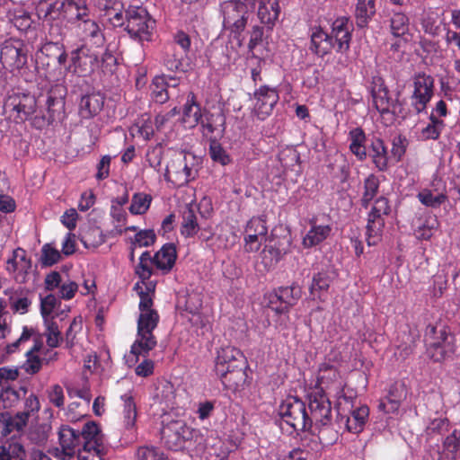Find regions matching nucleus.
<instances>
[{"mask_svg":"<svg viewBox=\"0 0 460 460\" xmlns=\"http://www.w3.org/2000/svg\"><path fill=\"white\" fill-rule=\"evenodd\" d=\"M379 190V180L374 174L368 175L364 181V192L361 198V206L367 208L370 202L376 196Z\"/></svg>","mask_w":460,"mask_h":460,"instance_id":"obj_47","label":"nucleus"},{"mask_svg":"<svg viewBox=\"0 0 460 460\" xmlns=\"http://www.w3.org/2000/svg\"><path fill=\"white\" fill-rule=\"evenodd\" d=\"M199 229L197 216L192 208L187 207L182 213L181 232L186 237L194 236Z\"/></svg>","mask_w":460,"mask_h":460,"instance_id":"obj_42","label":"nucleus"},{"mask_svg":"<svg viewBox=\"0 0 460 460\" xmlns=\"http://www.w3.org/2000/svg\"><path fill=\"white\" fill-rule=\"evenodd\" d=\"M407 388L404 383L395 382L391 385L388 390L386 400L389 404L387 412H394L397 411L402 401L406 399Z\"/></svg>","mask_w":460,"mask_h":460,"instance_id":"obj_38","label":"nucleus"},{"mask_svg":"<svg viewBox=\"0 0 460 460\" xmlns=\"http://www.w3.org/2000/svg\"><path fill=\"white\" fill-rule=\"evenodd\" d=\"M39 11L43 13L44 21L57 22L65 20V1H55L48 4L46 9L40 6Z\"/></svg>","mask_w":460,"mask_h":460,"instance_id":"obj_46","label":"nucleus"},{"mask_svg":"<svg viewBox=\"0 0 460 460\" xmlns=\"http://www.w3.org/2000/svg\"><path fill=\"white\" fill-rule=\"evenodd\" d=\"M176 297L177 307L190 314H196L202 306L201 294L197 289H179Z\"/></svg>","mask_w":460,"mask_h":460,"instance_id":"obj_31","label":"nucleus"},{"mask_svg":"<svg viewBox=\"0 0 460 460\" xmlns=\"http://www.w3.org/2000/svg\"><path fill=\"white\" fill-rule=\"evenodd\" d=\"M352 30L347 17L337 18L332 22L331 36L337 52L346 53L349 49Z\"/></svg>","mask_w":460,"mask_h":460,"instance_id":"obj_22","label":"nucleus"},{"mask_svg":"<svg viewBox=\"0 0 460 460\" xmlns=\"http://www.w3.org/2000/svg\"><path fill=\"white\" fill-rule=\"evenodd\" d=\"M426 351L434 362H443L456 351L454 337L445 325H429L425 334Z\"/></svg>","mask_w":460,"mask_h":460,"instance_id":"obj_4","label":"nucleus"},{"mask_svg":"<svg viewBox=\"0 0 460 460\" xmlns=\"http://www.w3.org/2000/svg\"><path fill=\"white\" fill-rule=\"evenodd\" d=\"M369 155L378 171L385 172L388 169V151L381 138L375 137L372 139Z\"/></svg>","mask_w":460,"mask_h":460,"instance_id":"obj_33","label":"nucleus"},{"mask_svg":"<svg viewBox=\"0 0 460 460\" xmlns=\"http://www.w3.org/2000/svg\"><path fill=\"white\" fill-rule=\"evenodd\" d=\"M245 358L243 353L234 346L221 347L217 351L214 371L217 376L224 375L232 367H236L237 364H243Z\"/></svg>","mask_w":460,"mask_h":460,"instance_id":"obj_20","label":"nucleus"},{"mask_svg":"<svg viewBox=\"0 0 460 460\" xmlns=\"http://www.w3.org/2000/svg\"><path fill=\"white\" fill-rule=\"evenodd\" d=\"M369 89L373 104L381 115L396 112L398 102H394L389 97L388 88L381 76L375 75L372 77Z\"/></svg>","mask_w":460,"mask_h":460,"instance_id":"obj_18","label":"nucleus"},{"mask_svg":"<svg viewBox=\"0 0 460 460\" xmlns=\"http://www.w3.org/2000/svg\"><path fill=\"white\" fill-rule=\"evenodd\" d=\"M247 4L244 0H228L220 4L223 27L236 39L241 37L248 23L250 13Z\"/></svg>","mask_w":460,"mask_h":460,"instance_id":"obj_5","label":"nucleus"},{"mask_svg":"<svg viewBox=\"0 0 460 460\" xmlns=\"http://www.w3.org/2000/svg\"><path fill=\"white\" fill-rule=\"evenodd\" d=\"M169 83L164 75L155 76L151 84L152 99L160 104L166 102L169 96Z\"/></svg>","mask_w":460,"mask_h":460,"instance_id":"obj_41","label":"nucleus"},{"mask_svg":"<svg viewBox=\"0 0 460 460\" xmlns=\"http://www.w3.org/2000/svg\"><path fill=\"white\" fill-rule=\"evenodd\" d=\"M248 4L254 6L258 2V18L269 29H272L280 13L279 0H244Z\"/></svg>","mask_w":460,"mask_h":460,"instance_id":"obj_25","label":"nucleus"},{"mask_svg":"<svg viewBox=\"0 0 460 460\" xmlns=\"http://www.w3.org/2000/svg\"><path fill=\"white\" fill-rule=\"evenodd\" d=\"M83 330V318L78 315L75 317L70 323L67 330L66 331L64 341L66 349H72L75 344V339L78 333Z\"/></svg>","mask_w":460,"mask_h":460,"instance_id":"obj_53","label":"nucleus"},{"mask_svg":"<svg viewBox=\"0 0 460 460\" xmlns=\"http://www.w3.org/2000/svg\"><path fill=\"white\" fill-rule=\"evenodd\" d=\"M24 457L25 450L20 443L0 446V460H24Z\"/></svg>","mask_w":460,"mask_h":460,"instance_id":"obj_50","label":"nucleus"},{"mask_svg":"<svg viewBox=\"0 0 460 460\" xmlns=\"http://www.w3.org/2000/svg\"><path fill=\"white\" fill-rule=\"evenodd\" d=\"M332 227L328 225L317 226L311 222V228L303 238L305 248H311L323 243L331 234Z\"/></svg>","mask_w":460,"mask_h":460,"instance_id":"obj_36","label":"nucleus"},{"mask_svg":"<svg viewBox=\"0 0 460 460\" xmlns=\"http://www.w3.org/2000/svg\"><path fill=\"white\" fill-rule=\"evenodd\" d=\"M434 79L426 74H418L413 78L411 106L417 113L423 111L433 96Z\"/></svg>","mask_w":460,"mask_h":460,"instance_id":"obj_17","label":"nucleus"},{"mask_svg":"<svg viewBox=\"0 0 460 460\" xmlns=\"http://www.w3.org/2000/svg\"><path fill=\"white\" fill-rule=\"evenodd\" d=\"M155 27V21L142 6H129L126 10L125 31L131 38L139 41H150Z\"/></svg>","mask_w":460,"mask_h":460,"instance_id":"obj_7","label":"nucleus"},{"mask_svg":"<svg viewBox=\"0 0 460 460\" xmlns=\"http://www.w3.org/2000/svg\"><path fill=\"white\" fill-rule=\"evenodd\" d=\"M6 270L13 275L15 281L18 284H31L35 285L38 279L34 270H31V261L26 257L25 250L17 248L13 252L12 258L8 259Z\"/></svg>","mask_w":460,"mask_h":460,"instance_id":"obj_14","label":"nucleus"},{"mask_svg":"<svg viewBox=\"0 0 460 460\" xmlns=\"http://www.w3.org/2000/svg\"><path fill=\"white\" fill-rule=\"evenodd\" d=\"M28 423L26 413L11 415L8 412L0 413V436L5 438L12 433L20 434Z\"/></svg>","mask_w":460,"mask_h":460,"instance_id":"obj_28","label":"nucleus"},{"mask_svg":"<svg viewBox=\"0 0 460 460\" xmlns=\"http://www.w3.org/2000/svg\"><path fill=\"white\" fill-rule=\"evenodd\" d=\"M122 408L120 411L121 424L126 431L134 434L137 431V408L134 397L130 393L120 396Z\"/></svg>","mask_w":460,"mask_h":460,"instance_id":"obj_26","label":"nucleus"},{"mask_svg":"<svg viewBox=\"0 0 460 460\" xmlns=\"http://www.w3.org/2000/svg\"><path fill=\"white\" fill-rule=\"evenodd\" d=\"M40 314L43 319L55 318L52 313L59 310L60 297L54 294L43 295L40 294Z\"/></svg>","mask_w":460,"mask_h":460,"instance_id":"obj_45","label":"nucleus"},{"mask_svg":"<svg viewBox=\"0 0 460 460\" xmlns=\"http://www.w3.org/2000/svg\"><path fill=\"white\" fill-rule=\"evenodd\" d=\"M199 125L203 128V134L205 136L216 133L221 137L226 130V116L221 111L217 112L205 111Z\"/></svg>","mask_w":460,"mask_h":460,"instance_id":"obj_29","label":"nucleus"},{"mask_svg":"<svg viewBox=\"0 0 460 460\" xmlns=\"http://www.w3.org/2000/svg\"><path fill=\"white\" fill-rule=\"evenodd\" d=\"M209 155L214 162L219 163L222 165H226L231 163L229 155L215 139L210 141Z\"/></svg>","mask_w":460,"mask_h":460,"instance_id":"obj_56","label":"nucleus"},{"mask_svg":"<svg viewBox=\"0 0 460 460\" xmlns=\"http://www.w3.org/2000/svg\"><path fill=\"white\" fill-rule=\"evenodd\" d=\"M279 415L282 423L287 424L293 431L311 429L305 402L298 397H287L279 407Z\"/></svg>","mask_w":460,"mask_h":460,"instance_id":"obj_6","label":"nucleus"},{"mask_svg":"<svg viewBox=\"0 0 460 460\" xmlns=\"http://www.w3.org/2000/svg\"><path fill=\"white\" fill-rule=\"evenodd\" d=\"M248 363L246 358L243 360V364H237L236 367H232L227 370L226 374L219 375L217 377L227 390L237 392L243 390L247 383V372Z\"/></svg>","mask_w":460,"mask_h":460,"instance_id":"obj_24","label":"nucleus"},{"mask_svg":"<svg viewBox=\"0 0 460 460\" xmlns=\"http://www.w3.org/2000/svg\"><path fill=\"white\" fill-rule=\"evenodd\" d=\"M104 99L99 94H87L81 98L79 103L80 115L84 119L95 116L103 107Z\"/></svg>","mask_w":460,"mask_h":460,"instance_id":"obj_35","label":"nucleus"},{"mask_svg":"<svg viewBox=\"0 0 460 460\" xmlns=\"http://www.w3.org/2000/svg\"><path fill=\"white\" fill-rule=\"evenodd\" d=\"M48 399L51 404L62 409L65 404L64 390L59 385H53L47 390Z\"/></svg>","mask_w":460,"mask_h":460,"instance_id":"obj_62","label":"nucleus"},{"mask_svg":"<svg viewBox=\"0 0 460 460\" xmlns=\"http://www.w3.org/2000/svg\"><path fill=\"white\" fill-rule=\"evenodd\" d=\"M353 396L348 401L351 404L349 409V415H343L340 412V406L337 407L338 416L337 422L339 426L343 425L345 429L353 434H358L363 431L365 425L369 416V408L367 405L355 406L353 402Z\"/></svg>","mask_w":460,"mask_h":460,"instance_id":"obj_16","label":"nucleus"},{"mask_svg":"<svg viewBox=\"0 0 460 460\" xmlns=\"http://www.w3.org/2000/svg\"><path fill=\"white\" fill-rule=\"evenodd\" d=\"M182 59L183 53L178 51L174 44L165 48L163 63L169 71L177 72L182 70Z\"/></svg>","mask_w":460,"mask_h":460,"instance_id":"obj_40","label":"nucleus"},{"mask_svg":"<svg viewBox=\"0 0 460 460\" xmlns=\"http://www.w3.org/2000/svg\"><path fill=\"white\" fill-rule=\"evenodd\" d=\"M436 226V218L429 217L418 226L414 234L419 240H429L433 235Z\"/></svg>","mask_w":460,"mask_h":460,"instance_id":"obj_58","label":"nucleus"},{"mask_svg":"<svg viewBox=\"0 0 460 460\" xmlns=\"http://www.w3.org/2000/svg\"><path fill=\"white\" fill-rule=\"evenodd\" d=\"M81 242L86 248H95L105 242L104 235L99 227H89L81 235Z\"/></svg>","mask_w":460,"mask_h":460,"instance_id":"obj_51","label":"nucleus"},{"mask_svg":"<svg viewBox=\"0 0 460 460\" xmlns=\"http://www.w3.org/2000/svg\"><path fill=\"white\" fill-rule=\"evenodd\" d=\"M460 448V430L454 429L443 442V450L451 459H456Z\"/></svg>","mask_w":460,"mask_h":460,"instance_id":"obj_54","label":"nucleus"},{"mask_svg":"<svg viewBox=\"0 0 460 460\" xmlns=\"http://www.w3.org/2000/svg\"><path fill=\"white\" fill-rule=\"evenodd\" d=\"M20 401V392L11 387L0 391V407L8 409L15 406Z\"/></svg>","mask_w":460,"mask_h":460,"instance_id":"obj_59","label":"nucleus"},{"mask_svg":"<svg viewBox=\"0 0 460 460\" xmlns=\"http://www.w3.org/2000/svg\"><path fill=\"white\" fill-rule=\"evenodd\" d=\"M156 234L152 229L139 230L135 234L132 244L139 247H148L155 243Z\"/></svg>","mask_w":460,"mask_h":460,"instance_id":"obj_60","label":"nucleus"},{"mask_svg":"<svg viewBox=\"0 0 460 460\" xmlns=\"http://www.w3.org/2000/svg\"><path fill=\"white\" fill-rule=\"evenodd\" d=\"M165 175L178 186L193 181L198 175L195 156L191 154L176 155L167 164Z\"/></svg>","mask_w":460,"mask_h":460,"instance_id":"obj_8","label":"nucleus"},{"mask_svg":"<svg viewBox=\"0 0 460 460\" xmlns=\"http://www.w3.org/2000/svg\"><path fill=\"white\" fill-rule=\"evenodd\" d=\"M443 121L438 119L434 113L430 115V123L421 129L420 137L422 139H438L440 135V127Z\"/></svg>","mask_w":460,"mask_h":460,"instance_id":"obj_55","label":"nucleus"},{"mask_svg":"<svg viewBox=\"0 0 460 460\" xmlns=\"http://www.w3.org/2000/svg\"><path fill=\"white\" fill-rule=\"evenodd\" d=\"M310 427L314 423L322 444L331 445L337 439V432L331 428L332 403L325 391L315 389L309 394Z\"/></svg>","mask_w":460,"mask_h":460,"instance_id":"obj_3","label":"nucleus"},{"mask_svg":"<svg viewBox=\"0 0 460 460\" xmlns=\"http://www.w3.org/2000/svg\"><path fill=\"white\" fill-rule=\"evenodd\" d=\"M43 322L45 326L43 335L46 337L47 345L51 349L58 348L64 341V337L55 318L43 319Z\"/></svg>","mask_w":460,"mask_h":460,"instance_id":"obj_39","label":"nucleus"},{"mask_svg":"<svg viewBox=\"0 0 460 460\" xmlns=\"http://www.w3.org/2000/svg\"><path fill=\"white\" fill-rule=\"evenodd\" d=\"M349 150L359 160L365 161L367 157L366 142L367 137L361 128H355L349 133Z\"/></svg>","mask_w":460,"mask_h":460,"instance_id":"obj_34","label":"nucleus"},{"mask_svg":"<svg viewBox=\"0 0 460 460\" xmlns=\"http://www.w3.org/2000/svg\"><path fill=\"white\" fill-rule=\"evenodd\" d=\"M60 258H61V255L57 249L53 248L49 243H46L43 245V247L41 249V258H40V261H41L42 265L52 266L53 264L57 263Z\"/></svg>","mask_w":460,"mask_h":460,"instance_id":"obj_64","label":"nucleus"},{"mask_svg":"<svg viewBox=\"0 0 460 460\" xmlns=\"http://www.w3.org/2000/svg\"><path fill=\"white\" fill-rule=\"evenodd\" d=\"M194 429L183 420H172L164 423L161 429V442L169 450L178 451L185 447V443L193 438Z\"/></svg>","mask_w":460,"mask_h":460,"instance_id":"obj_9","label":"nucleus"},{"mask_svg":"<svg viewBox=\"0 0 460 460\" xmlns=\"http://www.w3.org/2000/svg\"><path fill=\"white\" fill-rule=\"evenodd\" d=\"M375 0H357L355 17L358 27H366L376 13Z\"/></svg>","mask_w":460,"mask_h":460,"instance_id":"obj_37","label":"nucleus"},{"mask_svg":"<svg viewBox=\"0 0 460 460\" xmlns=\"http://www.w3.org/2000/svg\"><path fill=\"white\" fill-rule=\"evenodd\" d=\"M202 117L201 107L198 103L195 94L190 92L183 106L182 122L190 128H194L199 124Z\"/></svg>","mask_w":460,"mask_h":460,"instance_id":"obj_32","label":"nucleus"},{"mask_svg":"<svg viewBox=\"0 0 460 460\" xmlns=\"http://www.w3.org/2000/svg\"><path fill=\"white\" fill-rule=\"evenodd\" d=\"M79 433L80 440H84V451L93 457L96 456L98 460H103L106 450L103 444V435L98 424L94 421H88L83 426Z\"/></svg>","mask_w":460,"mask_h":460,"instance_id":"obj_15","label":"nucleus"},{"mask_svg":"<svg viewBox=\"0 0 460 460\" xmlns=\"http://www.w3.org/2000/svg\"><path fill=\"white\" fill-rule=\"evenodd\" d=\"M84 31L85 37H89L94 45L101 46L104 42V36L99 25L93 20L87 19L84 23L78 25Z\"/></svg>","mask_w":460,"mask_h":460,"instance_id":"obj_49","label":"nucleus"},{"mask_svg":"<svg viewBox=\"0 0 460 460\" xmlns=\"http://www.w3.org/2000/svg\"><path fill=\"white\" fill-rule=\"evenodd\" d=\"M251 100L253 101L252 114L258 119L264 120L272 113L279 95L275 87L264 84L254 91Z\"/></svg>","mask_w":460,"mask_h":460,"instance_id":"obj_13","label":"nucleus"},{"mask_svg":"<svg viewBox=\"0 0 460 460\" xmlns=\"http://www.w3.org/2000/svg\"><path fill=\"white\" fill-rule=\"evenodd\" d=\"M152 198L150 195L143 192L135 193L129 207L130 213L133 215L145 214L148 210Z\"/></svg>","mask_w":460,"mask_h":460,"instance_id":"obj_52","label":"nucleus"},{"mask_svg":"<svg viewBox=\"0 0 460 460\" xmlns=\"http://www.w3.org/2000/svg\"><path fill=\"white\" fill-rule=\"evenodd\" d=\"M310 39V50L320 58L330 54L335 47L332 36L327 34L320 26L312 28Z\"/></svg>","mask_w":460,"mask_h":460,"instance_id":"obj_27","label":"nucleus"},{"mask_svg":"<svg viewBox=\"0 0 460 460\" xmlns=\"http://www.w3.org/2000/svg\"><path fill=\"white\" fill-rule=\"evenodd\" d=\"M90 62L91 69L101 66L108 72H112L118 64L117 58L109 48L102 53L101 59H99L98 55L94 54L93 57H91Z\"/></svg>","mask_w":460,"mask_h":460,"instance_id":"obj_48","label":"nucleus"},{"mask_svg":"<svg viewBox=\"0 0 460 460\" xmlns=\"http://www.w3.org/2000/svg\"><path fill=\"white\" fill-rule=\"evenodd\" d=\"M390 31L394 37H401L409 31V18L402 12H394L390 17Z\"/></svg>","mask_w":460,"mask_h":460,"instance_id":"obj_43","label":"nucleus"},{"mask_svg":"<svg viewBox=\"0 0 460 460\" xmlns=\"http://www.w3.org/2000/svg\"><path fill=\"white\" fill-rule=\"evenodd\" d=\"M51 431L49 423H37L31 426L28 432V438L33 444L43 446L49 439Z\"/></svg>","mask_w":460,"mask_h":460,"instance_id":"obj_44","label":"nucleus"},{"mask_svg":"<svg viewBox=\"0 0 460 460\" xmlns=\"http://www.w3.org/2000/svg\"><path fill=\"white\" fill-rule=\"evenodd\" d=\"M176 259V247L172 243L164 244L153 256L155 267L163 273H168L173 268Z\"/></svg>","mask_w":460,"mask_h":460,"instance_id":"obj_30","label":"nucleus"},{"mask_svg":"<svg viewBox=\"0 0 460 460\" xmlns=\"http://www.w3.org/2000/svg\"><path fill=\"white\" fill-rule=\"evenodd\" d=\"M0 62L5 69L20 70L28 62V47L19 39L5 40L0 48Z\"/></svg>","mask_w":460,"mask_h":460,"instance_id":"obj_10","label":"nucleus"},{"mask_svg":"<svg viewBox=\"0 0 460 460\" xmlns=\"http://www.w3.org/2000/svg\"><path fill=\"white\" fill-rule=\"evenodd\" d=\"M49 24V31H48V37H49V42H58L62 43L66 33V28L64 25L63 21H57V22H47Z\"/></svg>","mask_w":460,"mask_h":460,"instance_id":"obj_57","label":"nucleus"},{"mask_svg":"<svg viewBox=\"0 0 460 460\" xmlns=\"http://www.w3.org/2000/svg\"><path fill=\"white\" fill-rule=\"evenodd\" d=\"M155 293V289H140L138 292L140 314L137 319V337L130 349V352L137 358L147 357L157 345L154 331L159 323L160 316L157 310L153 308Z\"/></svg>","mask_w":460,"mask_h":460,"instance_id":"obj_2","label":"nucleus"},{"mask_svg":"<svg viewBox=\"0 0 460 460\" xmlns=\"http://www.w3.org/2000/svg\"><path fill=\"white\" fill-rule=\"evenodd\" d=\"M391 212V207L387 198H377L367 215V242L369 246L376 244L385 227V217Z\"/></svg>","mask_w":460,"mask_h":460,"instance_id":"obj_11","label":"nucleus"},{"mask_svg":"<svg viewBox=\"0 0 460 460\" xmlns=\"http://www.w3.org/2000/svg\"><path fill=\"white\" fill-rule=\"evenodd\" d=\"M66 88L62 84L52 85L38 98L25 93H13L4 102L3 112L16 123L31 119L38 129L61 120L65 114Z\"/></svg>","mask_w":460,"mask_h":460,"instance_id":"obj_1","label":"nucleus"},{"mask_svg":"<svg viewBox=\"0 0 460 460\" xmlns=\"http://www.w3.org/2000/svg\"><path fill=\"white\" fill-rule=\"evenodd\" d=\"M345 384L341 381L339 370L332 365L323 363L319 367L317 376V386L315 389L332 390L335 392L338 399V406L341 404V400L348 401L351 395H347L344 392Z\"/></svg>","mask_w":460,"mask_h":460,"instance_id":"obj_12","label":"nucleus"},{"mask_svg":"<svg viewBox=\"0 0 460 460\" xmlns=\"http://www.w3.org/2000/svg\"><path fill=\"white\" fill-rule=\"evenodd\" d=\"M137 460H166L164 454L155 447L143 446L137 449Z\"/></svg>","mask_w":460,"mask_h":460,"instance_id":"obj_61","label":"nucleus"},{"mask_svg":"<svg viewBox=\"0 0 460 460\" xmlns=\"http://www.w3.org/2000/svg\"><path fill=\"white\" fill-rule=\"evenodd\" d=\"M420 201L428 207H439L445 200L446 196L443 194L433 195L429 190H423L418 194Z\"/></svg>","mask_w":460,"mask_h":460,"instance_id":"obj_63","label":"nucleus"},{"mask_svg":"<svg viewBox=\"0 0 460 460\" xmlns=\"http://www.w3.org/2000/svg\"><path fill=\"white\" fill-rule=\"evenodd\" d=\"M67 55L63 43H44L37 53V60L44 66H62L66 62Z\"/></svg>","mask_w":460,"mask_h":460,"instance_id":"obj_21","label":"nucleus"},{"mask_svg":"<svg viewBox=\"0 0 460 460\" xmlns=\"http://www.w3.org/2000/svg\"><path fill=\"white\" fill-rule=\"evenodd\" d=\"M58 435L60 449L56 448V456L60 460L73 458L81 444L79 430L74 429L68 425H61Z\"/></svg>","mask_w":460,"mask_h":460,"instance_id":"obj_19","label":"nucleus"},{"mask_svg":"<svg viewBox=\"0 0 460 460\" xmlns=\"http://www.w3.org/2000/svg\"><path fill=\"white\" fill-rule=\"evenodd\" d=\"M301 296V289H272L268 294V306L279 314L288 311Z\"/></svg>","mask_w":460,"mask_h":460,"instance_id":"obj_23","label":"nucleus"}]
</instances>
